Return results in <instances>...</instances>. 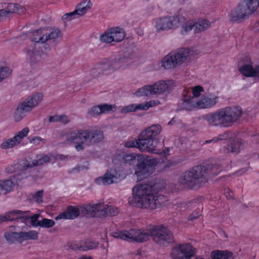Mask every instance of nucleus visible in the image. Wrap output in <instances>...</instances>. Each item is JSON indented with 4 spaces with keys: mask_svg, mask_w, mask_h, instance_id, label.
I'll use <instances>...</instances> for the list:
<instances>
[{
    "mask_svg": "<svg viewBox=\"0 0 259 259\" xmlns=\"http://www.w3.org/2000/svg\"><path fill=\"white\" fill-rule=\"evenodd\" d=\"M222 170V167L216 162L196 165L183 172L179 183L189 189H197Z\"/></svg>",
    "mask_w": 259,
    "mask_h": 259,
    "instance_id": "f257e3e1",
    "label": "nucleus"
},
{
    "mask_svg": "<svg viewBox=\"0 0 259 259\" xmlns=\"http://www.w3.org/2000/svg\"><path fill=\"white\" fill-rule=\"evenodd\" d=\"M162 189V187L156 181L137 185L132 189L133 196L128 198V202L135 207L156 209V195Z\"/></svg>",
    "mask_w": 259,
    "mask_h": 259,
    "instance_id": "f03ea898",
    "label": "nucleus"
},
{
    "mask_svg": "<svg viewBox=\"0 0 259 259\" xmlns=\"http://www.w3.org/2000/svg\"><path fill=\"white\" fill-rule=\"evenodd\" d=\"M242 113L241 107L230 106L206 114L203 118L210 126L229 127L240 119Z\"/></svg>",
    "mask_w": 259,
    "mask_h": 259,
    "instance_id": "7ed1b4c3",
    "label": "nucleus"
},
{
    "mask_svg": "<svg viewBox=\"0 0 259 259\" xmlns=\"http://www.w3.org/2000/svg\"><path fill=\"white\" fill-rule=\"evenodd\" d=\"M67 142L73 144L77 151L101 142L104 139L103 133L99 130H76L65 135Z\"/></svg>",
    "mask_w": 259,
    "mask_h": 259,
    "instance_id": "20e7f679",
    "label": "nucleus"
},
{
    "mask_svg": "<svg viewBox=\"0 0 259 259\" xmlns=\"http://www.w3.org/2000/svg\"><path fill=\"white\" fill-rule=\"evenodd\" d=\"M134 56V54L132 53L126 57L121 53L112 59V61L108 59H105L92 69L93 77H96L100 74H109L115 70L126 68L132 62L131 60L133 59Z\"/></svg>",
    "mask_w": 259,
    "mask_h": 259,
    "instance_id": "39448f33",
    "label": "nucleus"
},
{
    "mask_svg": "<svg viewBox=\"0 0 259 259\" xmlns=\"http://www.w3.org/2000/svg\"><path fill=\"white\" fill-rule=\"evenodd\" d=\"M184 17L180 15L166 16L155 19L153 20L152 24L157 31L176 28L181 25V33L183 35L187 34L193 28L194 29L195 22L189 20L185 22Z\"/></svg>",
    "mask_w": 259,
    "mask_h": 259,
    "instance_id": "423d86ee",
    "label": "nucleus"
},
{
    "mask_svg": "<svg viewBox=\"0 0 259 259\" xmlns=\"http://www.w3.org/2000/svg\"><path fill=\"white\" fill-rule=\"evenodd\" d=\"M190 94L191 92L188 90H185L183 93L181 107L184 110L192 111L196 108H210L218 102V97L212 93L204 95L196 102L193 101Z\"/></svg>",
    "mask_w": 259,
    "mask_h": 259,
    "instance_id": "0eeeda50",
    "label": "nucleus"
},
{
    "mask_svg": "<svg viewBox=\"0 0 259 259\" xmlns=\"http://www.w3.org/2000/svg\"><path fill=\"white\" fill-rule=\"evenodd\" d=\"M161 131V126L155 124L146 128L138 136L139 149L143 152L156 153L157 136Z\"/></svg>",
    "mask_w": 259,
    "mask_h": 259,
    "instance_id": "6e6552de",
    "label": "nucleus"
},
{
    "mask_svg": "<svg viewBox=\"0 0 259 259\" xmlns=\"http://www.w3.org/2000/svg\"><path fill=\"white\" fill-rule=\"evenodd\" d=\"M157 161L146 154H138L137 163L134 167L135 175L138 181L149 177L154 171Z\"/></svg>",
    "mask_w": 259,
    "mask_h": 259,
    "instance_id": "1a4fd4ad",
    "label": "nucleus"
},
{
    "mask_svg": "<svg viewBox=\"0 0 259 259\" xmlns=\"http://www.w3.org/2000/svg\"><path fill=\"white\" fill-rule=\"evenodd\" d=\"M146 232L143 229H131L128 231L123 230H117L112 233V236L115 238L127 241L130 242L143 243L149 239L150 227Z\"/></svg>",
    "mask_w": 259,
    "mask_h": 259,
    "instance_id": "9d476101",
    "label": "nucleus"
},
{
    "mask_svg": "<svg viewBox=\"0 0 259 259\" xmlns=\"http://www.w3.org/2000/svg\"><path fill=\"white\" fill-rule=\"evenodd\" d=\"M189 53V49L184 48L171 51L162 59L161 66L166 69L179 66L187 60Z\"/></svg>",
    "mask_w": 259,
    "mask_h": 259,
    "instance_id": "9b49d317",
    "label": "nucleus"
},
{
    "mask_svg": "<svg viewBox=\"0 0 259 259\" xmlns=\"http://www.w3.org/2000/svg\"><path fill=\"white\" fill-rule=\"evenodd\" d=\"M42 93H36L26 100L18 104L14 115V118L16 121L21 120L30 111L38 105L43 99Z\"/></svg>",
    "mask_w": 259,
    "mask_h": 259,
    "instance_id": "f8f14e48",
    "label": "nucleus"
},
{
    "mask_svg": "<svg viewBox=\"0 0 259 259\" xmlns=\"http://www.w3.org/2000/svg\"><path fill=\"white\" fill-rule=\"evenodd\" d=\"M175 82L172 80H160L153 85H145L139 89L136 92L137 96H151L161 94L165 91L170 90Z\"/></svg>",
    "mask_w": 259,
    "mask_h": 259,
    "instance_id": "ddd939ff",
    "label": "nucleus"
},
{
    "mask_svg": "<svg viewBox=\"0 0 259 259\" xmlns=\"http://www.w3.org/2000/svg\"><path fill=\"white\" fill-rule=\"evenodd\" d=\"M259 8V0H248L246 5H239L232 12L231 21L237 23L246 20L249 15L256 11Z\"/></svg>",
    "mask_w": 259,
    "mask_h": 259,
    "instance_id": "4468645a",
    "label": "nucleus"
},
{
    "mask_svg": "<svg viewBox=\"0 0 259 259\" xmlns=\"http://www.w3.org/2000/svg\"><path fill=\"white\" fill-rule=\"evenodd\" d=\"M150 235L155 243L161 246H166L174 241V235L170 230L163 225L150 227Z\"/></svg>",
    "mask_w": 259,
    "mask_h": 259,
    "instance_id": "2eb2a0df",
    "label": "nucleus"
},
{
    "mask_svg": "<svg viewBox=\"0 0 259 259\" xmlns=\"http://www.w3.org/2000/svg\"><path fill=\"white\" fill-rule=\"evenodd\" d=\"M196 253L195 248L190 243L177 244L171 249L170 255L173 259H190Z\"/></svg>",
    "mask_w": 259,
    "mask_h": 259,
    "instance_id": "dca6fc26",
    "label": "nucleus"
},
{
    "mask_svg": "<svg viewBox=\"0 0 259 259\" xmlns=\"http://www.w3.org/2000/svg\"><path fill=\"white\" fill-rule=\"evenodd\" d=\"M125 177V174L123 170L111 168L106 171L104 177L96 178L95 183L98 185H109L118 183Z\"/></svg>",
    "mask_w": 259,
    "mask_h": 259,
    "instance_id": "f3484780",
    "label": "nucleus"
},
{
    "mask_svg": "<svg viewBox=\"0 0 259 259\" xmlns=\"http://www.w3.org/2000/svg\"><path fill=\"white\" fill-rule=\"evenodd\" d=\"M5 239L10 243H13L16 241L22 243L24 241L31 239H36L38 233L35 231H30L24 232H7L4 235Z\"/></svg>",
    "mask_w": 259,
    "mask_h": 259,
    "instance_id": "a211bd4d",
    "label": "nucleus"
},
{
    "mask_svg": "<svg viewBox=\"0 0 259 259\" xmlns=\"http://www.w3.org/2000/svg\"><path fill=\"white\" fill-rule=\"evenodd\" d=\"M30 166V162L25 159L19 160L18 162H14L12 165H7L6 167V171L7 173L9 174L20 171V172L14 176V179L17 182L26 178V177L23 176L24 171L29 168Z\"/></svg>",
    "mask_w": 259,
    "mask_h": 259,
    "instance_id": "6ab92c4d",
    "label": "nucleus"
},
{
    "mask_svg": "<svg viewBox=\"0 0 259 259\" xmlns=\"http://www.w3.org/2000/svg\"><path fill=\"white\" fill-rule=\"evenodd\" d=\"M92 5L90 0H83L77 5L73 12L63 15L62 18L63 20L67 21L78 18L84 15L87 11L91 9Z\"/></svg>",
    "mask_w": 259,
    "mask_h": 259,
    "instance_id": "aec40b11",
    "label": "nucleus"
},
{
    "mask_svg": "<svg viewBox=\"0 0 259 259\" xmlns=\"http://www.w3.org/2000/svg\"><path fill=\"white\" fill-rule=\"evenodd\" d=\"M24 8L18 4H0V22L9 18L12 14L23 13Z\"/></svg>",
    "mask_w": 259,
    "mask_h": 259,
    "instance_id": "412c9836",
    "label": "nucleus"
},
{
    "mask_svg": "<svg viewBox=\"0 0 259 259\" xmlns=\"http://www.w3.org/2000/svg\"><path fill=\"white\" fill-rule=\"evenodd\" d=\"M245 142L241 138L229 139L227 143L223 146L224 151L237 154L244 149Z\"/></svg>",
    "mask_w": 259,
    "mask_h": 259,
    "instance_id": "4be33fe9",
    "label": "nucleus"
},
{
    "mask_svg": "<svg viewBox=\"0 0 259 259\" xmlns=\"http://www.w3.org/2000/svg\"><path fill=\"white\" fill-rule=\"evenodd\" d=\"M68 246L72 250L87 251L96 248L98 246V243L90 239H87L79 241H70L68 243Z\"/></svg>",
    "mask_w": 259,
    "mask_h": 259,
    "instance_id": "5701e85b",
    "label": "nucleus"
},
{
    "mask_svg": "<svg viewBox=\"0 0 259 259\" xmlns=\"http://www.w3.org/2000/svg\"><path fill=\"white\" fill-rule=\"evenodd\" d=\"M79 214L80 210L78 208L70 205L67 207L66 210L60 213L55 218V220H73L77 218Z\"/></svg>",
    "mask_w": 259,
    "mask_h": 259,
    "instance_id": "b1692460",
    "label": "nucleus"
},
{
    "mask_svg": "<svg viewBox=\"0 0 259 259\" xmlns=\"http://www.w3.org/2000/svg\"><path fill=\"white\" fill-rule=\"evenodd\" d=\"M102 203L84 205L81 209V212L87 217H99L101 210Z\"/></svg>",
    "mask_w": 259,
    "mask_h": 259,
    "instance_id": "393cba45",
    "label": "nucleus"
},
{
    "mask_svg": "<svg viewBox=\"0 0 259 259\" xmlns=\"http://www.w3.org/2000/svg\"><path fill=\"white\" fill-rule=\"evenodd\" d=\"M138 154H117L114 156L112 162L116 164L119 163L120 165L129 164L130 165L134 164V162L137 160Z\"/></svg>",
    "mask_w": 259,
    "mask_h": 259,
    "instance_id": "a878e982",
    "label": "nucleus"
},
{
    "mask_svg": "<svg viewBox=\"0 0 259 259\" xmlns=\"http://www.w3.org/2000/svg\"><path fill=\"white\" fill-rule=\"evenodd\" d=\"M156 105L155 101H150L145 103L139 104H131L124 106L121 110L122 113H126L131 112H135L137 110H147L150 107H152Z\"/></svg>",
    "mask_w": 259,
    "mask_h": 259,
    "instance_id": "bb28decb",
    "label": "nucleus"
},
{
    "mask_svg": "<svg viewBox=\"0 0 259 259\" xmlns=\"http://www.w3.org/2000/svg\"><path fill=\"white\" fill-rule=\"evenodd\" d=\"M239 71L246 77H257L259 78V65L253 68L251 64H245L239 67Z\"/></svg>",
    "mask_w": 259,
    "mask_h": 259,
    "instance_id": "cd10ccee",
    "label": "nucleus"
},
{
    "mask_svg": "<svg viewBox=\"0 0 259 259\" xmlns=\"http://www.w3.org/2000/svg\"><path fill=\"white\" fill-rule=\"evenodd\" d=\"M29 211H21L20 210H14L7 213L8 221H12L21 220L22 222H25L29 220V216L28 215Z\"/></svg>",
    "mask_w": 259,
    "mask_h": 259,
    "instance_id": "c85d7f7f",
    "label": "nucleus"
},
{
    "mask_svg": "<svg viewBox=\"0 0 259 259\" xmlns=\"http://www.w3.org/2000/svg\"><path fill=\"white\" fill-rule=\"evenodd\" d=\"M119 212V209L117 207L108 205L104 203L101 204V210L99 214V218H105L107 217L115 216Z\"/></svg>",
    "mask_w": 259,
    "mask_h": 259,
    "instance_id": "c756f323",
    "label": "nucleus"
},
{
    "mask_svg": "<svg viewBox=\"0 0 259 259\" xmlns=\"http://www.w3.org/2000/svg\"><path fill=\"white\" fill-rule=\"evenodd\" d=\"M46 28H41L33 32L31 40L33 42L43 44L47 41L46 37Z\"/></svg>",
    "mask_w": 259,
    "mask_h": 259,
    "instance_id": "7c9ffc66",
    "label": "nucleus"
},
{
    "mask_svg": "<svg viewBox=\"0 0 259 259\" xmlns=\"http://www.w3.org/2000/svg\"><path fill=\"white\" fill-rule=\"evenodd\" d=\"M26 54L31 66L34 64L38 61V59L40 58L39 52L37 51L33 47L27 48L26 50Z\"/></svg>",
    "mask_w": 259,
    "mask_h": 259,
    "instance_id": "2f4dec72",
    "label": "nucleus"
},
{
    "mask_svg": "<svg viewBox=\"0 0 259 259\" xmlns=\"http://www.w3.org/2000/svg\"><path fill=\"white\" fill-rule=\"evenodd\" d=\"M232 252L228 250H214L212 251L210 253L211 259H229L232 257Z\"/></svg>",
    "mask_w": 259,
    "mask_h": 259,
    "instance_id": "473e14b6",
    "label": "nucleus"
},
{
    "mask_svg": "<svg viewBox=\"0 0 259 259\" xmlns=\"http://www.w3.org/2000/svg\"><path fill=\"white\" fill-rule=\"evenodd\" d=\"M111 29L112 33V36L114 38V42H121L125 36L124 29L119 27H113Z\"/></svg>",
    "mask_w": 259,
    "mask_h": 259,
    "instance_id": "72a5a7b5",
    "label": "nucleus"
},
{
    "mask_svg": "<svg viewBox=\"0 0 259 259\" xmlns=\"http://www.w3.org/2000/svg\"><path fill=\"white\" fill-rule=\"evenodd\" d=\"M195 22L194 32L200 33L204 31L210 25V22L208 20L200 19Z\"/></svg>",
    "mask_w": 259,
    "mask_h": 259,
    "instance_id": "f704fd0d",
    "label": "nucleus"
},
{
    "mask_svg": "<svg viewBox=\"0 0 259 259\" xmlns=\"http://www.w3.org/2000/svg\"><path fill=\"white\" fill-rule=\"evenodd\" d=\"M14 185V182L11 180L0 181V194H6L8 192L11 191Z\"/></svg>",
    "mask_w": 259,
    "mask_h": 259,
    "instance_id": "c9c22d12",
    "label": "nucleus"
},
{
    "mask_svg": "<svg viewBox=\"0 0 259 259\" xmlns=\"http://www.w3.org/2000/svg\"><path fill=\"white\" fill-rule=\"evenodd\" d=\"M112 35L111 28H108L100 35V40L103 43L111 44L114 42V38Z\"/></svg>",
    "mask_w": 259,
    "mask_h": 259,
    "instance_id": "e433bc0d",
    "label": "nucleus"
},
{
    "mask_svg": "<svg viewBox=\"0 0 259 259\" xmlns=\"http://www.w3.org/2000/svg\"><path fill=\"white\" fill-rule=\"evenodd\" d=\"M46 33H47L46 37L47 38V40L55 39L61 36L62 34L61 31L59 29H53L51 31L46 28Z\"/></svg>",
    "mask_w": 259,
    "mask_h": 259,
    "instance_id": "4c0bfd02",
    "label": "nucleus"
},
{
    "mask_svg": "<svg viewBox=\"0 0 259 259\" xmlns=\"http://www.w3.org/2000/svg\"><path fill=\"white\" fill-rule=\"evenodd\" d=\"M50 160V158L49 156L46 155H43L41 156L40 158H38V159L35 160L32 162H30V168H31L35 166L41 165L43 164L44 163L49 162Z\"/></svg>",
    "mask_w": 259,
    "mask_h": 259,
    "instance_id": "58836bf2",
    "label": "nucleus"
},
{
    "mask_svg": "<svg viewBox=\"0 0 259 259\" xmlns=\"http://www.w3.org/2000/svg\"><path fill=\"white\" fill-rule=\"evenodd\" d=\"M188 90L191 92V97L192 98L193 101L194 97H198L200 96L201 93L203 91V89L202 87L200 85H197L193 88L192 89L186 88L185 89L183 92H184L185 90ZM183 93H182L183 94Z\"/></svg>",
    "mask_w": 259,
    "mask_h": 259,
    "instance_id": "ea45409f",
    "label": "nucleus"
},
{
    "mask_svg": "<svg viewBox=\"0 0 259 259\" xmlns=\"http://www.w3.org/2000/svg\"><path fill=\"white\" fill-rule=\"evenodd\" d=\"M29 132V128L25 127L21 131L17 133L14 136V139H16V141H17V143L19 144L21 142L22 140L28 135Z\"/></svg>",
    "mask_w": 259,
    "mask_h": 259,
    "instance_id": "a19ab883",
    "label": "nucleus"
},
{
    "mask_svg": "<svg viewBox=\"0 0 259 259\" xmlns=\"http://www.w3.org/2000/svg\"><path fill=\"white\" fill-rule=\"evenodd\" d=\"M12 70L8 66L0 67V82L11 75Z\"/></svg>",
    "mask_w": 259,
    "mask_h": 259,
    "instance_id": "79ce46f5",
    "label": "nucleus"
},
{
    "mask_svg": "<svg viewBox=\"0 0 259 259\" xmlns=\"http://www.w3.org/2000/svg\"><path fill=\"white\" fill-rule=\"evenodd\" d=\"M18 144L17 141H16V139H14V137L13 138H10L7 140L2 143L1 147L2 149H6L10 148H12L16 145Z\"/></svg>",
    "mask_w": 259,
    "mask_h": 259,
    "instance_id": "37998d69",
    "label": "nucleus"
},
{
    "mask_svg": "<svg viewBox=\"0 0 259 259\" xmlns=\"http://www.w3.org/2000/svg\"><path fill=\"white\" fill-rule=\"evenodd\" d=\"M158 192L159 191L157 192L155 198L156 208L158 207L160 205H165V202L168 201V198L167 196L160 194H158Z\"/></svg>",
    "mask_w": 259,
    "mask_h": 259,
    "instance_id": "c03bdc74",
    "label": "nucleus"
},
{
    "mask_svg": "<svg viewBox=\"0 0 259 259\" xmlns=\"http://www.w3.org/2000/svg\"><path fill=\"white\" fill-rule=\"evenodd\" d=\"M229 133L225 132L223 134H219L218 136L213 138L211 140H206L205 143H215L219 141L226 140L229 137Z\"/></svg>",
    "mask_w": 259,
    "mask_h": 259,
    "instance_id": "a18cd8bd",
    "label": "nucleus"
},
{
    "mask_svg": "<svg viewBox=\"0 0 259 259\" xmlns=\"http://www.w3.org/2000/svg\"><path fill=\"white\" fill-rule=\"evenodd\" d=\"M55 224L54 221L48 219H43L41 221H39L37 225L44 228H51Z\"/></svg>",
    "mask_w": 259,
    "mask_h": 259,
    "instance_id": "49530a36",
    "label": "nucleus"
},
{
    "mask_svg": "<svg viewBox=\"0 0 259 259\" xmlns=\"http://www.w3.org/2000/svg\"><path fill=\"white\" fill-rule=\"evenodd\" d=\"M139 140L138 139H128L124 142V146L126 148H137L139 149Z\"/></svg>",
    "mask_w": 259,
    "mask_h": 259,
    "instance_id": "de8ad7c7",
    "label": "nucleus"
},
{
    "mask_svg": "<svg viewBox=\"0 0 259 259\" xmlns=\"http://www.w3.org/2000/svg\"><path fill=\"white\" fill-rule=\"evenodd\" d=\"M100 112L101 113H108L112 110L113 105L107 104L99 105Z\"/></svg>",
    "mask_w": 259,
    "mask_h": 259,
    "instance_id": "09e8293b",
    "label": "nucleus"
},
{
    "mask_svg": "<svg viewBox=\"0 0 259 259\" xmlns=\"http://www.w3.org/2000/svg\"><path fill=\"white\" fill-rule=\"evenodd\" d=\"M88 114L92 116H96L101 114L100 112V107L99 105H96L90 108L88 112Z\"/></svg>",
    "mask_w": 259,
    "mask_h": 259,
    "instance_id": "8fccbe9b",
    "label": "nucleus"
},
{
    "mask_svg": "<svg viewBox=\"0 0 259 259\" xmlns=\"http://www.w3.org/2000/svg\"><path fill=\"white\" fill-rule=\"evenodd\" d=\"M42 193L43 191L42 190L36 192L33 194L32 196L33 199L38 203L42 202Z\"/></svg>",
    "mask_w": 259,
    "mask_h": 259,
    "instance_id": "3c124183",
    "label": "nucleus"
},
{
    "mask_svg": "<svg viewBox=\"0 0 259 259\" xmlns=\"http://www.w3.org/2000/svg\"><path fill=\"white\" fill-rule=\"evenodd\" d=\"M30 142L34 144H38L40 141L45 143L46 140L45 139L41 138L40 137L36 136L32 138H29Z\"/></svg>",
    "mask_w": 259,
    "mask_h": 259,
    "instance_id": "603ef678",
    "label": "nucleus"
},
{
    "mask_svg": "<svg viewBox=\"0 0 259 259\" xmlns=\"http://www.w3.org/2000/svg\"><path fill=\"white\" fill-rule=\"evenodd\" d=\"M155 154H158L162 155L165 157H167V156L170 155V149L168 147H165L163 150H158L156 149V153Z\"/></svg>",
    "mask_w": 259,
    "mask_h": 259,
    "instance_id": "864d4df0",
    "label": "nucleus"
},
{
    "mask_svg": "<svg viewBox=\"0 0 259 259\" xmlns=\"http://www.w3.org/2000/svg\"><path fill=\"white\" fill-rule=\"evenodd\" d=\"M201 215L199 209L194 210L189 217V220H194L199 218Z\"/></svg>",
    "mask_w": 259,
    "mask_h": 259,
    "instance_id": "5fc2aeb1",
    "label": "nucleus"
},
{
    "mask_svg": "<svg viewBox=\"0 0 259 259\" xmlns=\"http://www.w3.org/2000/svg\"><path fill=\"white\" fill-rule=\"evenodd\" d=\"M225 195L227 199H231L233 198V192L230 189L225 190Z\"/></svg>",
    "mask_w": 259,
    "mask_h": 259,
    "instance_id": "6e6d98bb",
    "label": "nucleus"
},
{
    "mask_svg": "<svg viewBox=\"0 0 259 259\" xmlns=\"http://www.w3.org/2000/svg\"><path fill=\"white\" fill-rule=\"evenodd\" d=\"M59 122L65 124L69 121L68 117L65 115H59Z\"/></svg>",
    "mask_w": 259,
    "mask_h": 259,
    "instance_id": "4d7b16f0",
    "label": "nucleus"
},
{
    "mask_svg": "<svg viewBox=\"0 0 259 259\" xmlns=\"http://www.w3.org/2000/svg\"><path fill=\"white\" fill-rule=\"evenodd\" d=\"M59 115H56L54 116H51L49 117V121L51 122L59 121Z\"/></svg>",
    "mask_w": 259,
    "mask_h": 259,
    "instance_id": "13d9d810",
    "label": "nucleus"
},
{
    "mask_svg": "<svg viewBox=\"0 0 259 259\" xmlns=\"http://www.w3.org/2000/svg\"><path fill=\"white\" fill-rule=\"evenodd\" d=\"M8 221L7 214L5 215H0V223Z\"/></svg>",
    "mask_w": 259,
    "mask_h": 259,
    "instance_id": "bf43d9fd",
    "label": "nucleus"
},
{
    "mask_svg": "<svg viewBox=\"0 0 259 259\" xmlns=\"http://www.w3.org/2000/svg\"><path fill=\"white\" fill-rule=\"evenodd\" d=\"M31 219V222L32 224L34 223L37 220L38 216L37 215H34L32 217H29Z\"/></svg>",
    "mask_w": 259,
    "mask_h": 259,
    "instance_id": "052dcab7",
    "label": "nucleus"
},
{
    "mask_svg": "<svg viewBox=\"0 0 259 259\" xmlns=\"http://www.w3.org/2000/svg\"><path fill=\"white\" fill-rule=\"evenodd\" d=\"M78 259H93L92 257L91 256H81Z\"/></svg>",
    "mask_w": 259,
    "mask_h": 259,
    "instance_id": "680f3d73",
    "label": "nucleus"
},
{
    "mask_svg": "<svg viewBox=\"0 0 259 259\" xmlns=\"http://www.w3.org/2000/svg\"><path fill=\"white\" fill-rule=\"evenodd\" d=\"M58 158L61 160H64L66 158V156L64 155L60 154L58 155Z\"/></svg>",
    "mask_w": 259,
    "mask_h": 259,
    "instance_id": "e2e57ef3",
    "label": "nucleus"
},
{
    "mask_svg": "<svg viewBox=\"0 0 259 259\" xmlns=\"http://www.w3.org/2000/svg\"><path fill=\"white\" fill-rule=\"evenodd\" d=\"M175 122V120H174V118H172L168 123V125H173L174 122Z\"/></svg>",
    "mask_w": 259,
    "mask_h": 259,
    "instance_id": "0e129e2a",
    "label": "nucleus"
},
{
    "mask_svg": "<svg viewBox=\"0 0 259 259\" xmlns=\"http://www.w3.org/2000/svg\"><path fill=\"white\" fill-rule=\"evenodd\" d=\"M172 165V164L171 163H170V164L168 166V167H169V166Z\"/></svg>",
    "mask_w": 259,
    "mask_h": 259,
    "instance_id": "69168bd1",
    "label": "nucleus"
},
{
    "mask_svg": "<svg viewBox=\"0 0 259 259\" xmlns=\"http://www.w3.org/2000/svg\"><path fill=\"white\" fill-rule=\"evenodd\" d=\"M143 33H139V35H143Z\"/></svg>",
    "mask_w": 259,
    "mask_h": 259,
    "instance_id": "338daca9",
    "label": "nucleus"
},
{
    "mask_svg": "<svg viewBox=\"0 0 259 259\" xmlns=\"http://www.w3.org/2000/svg\"><path fill=\"white\" fill-rule=\"evenodd\" d=\"M249 60L250 62H251V59L250 58H249Z\"/></svg>",
    "mask_w": 259,
    "mask_h": 259,
    "instance_id": "774afa93",
    "label": "nucleus"
}]
</instances>
